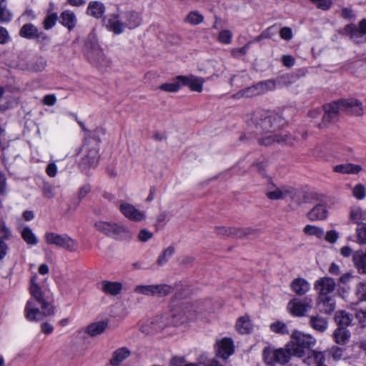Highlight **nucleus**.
<instances>
[{
  "label": "nucleus",
  "mask_w": 366,
  "mask_h": 366,
  "mask_svg": "<svg viewBox=\"0 0 366 366\" xmlns=\"http://www.w3.org/2000/svg\"><path fill=\"white\" fill-rule=\"evenodd\" d=\"M247 123L248 134L257 138L260 144L269 146L275 143H290V137L280 132L286 123L281 115L256 111L247 120Z\"/></svg>",
  "instance_id": "obj_1"
},
{
  "label": "nucleus",
  "mask_w": 366,
  "mask_h": 366,
  "mask_svg": "<svg viewBox=\"0 0 366 366\" xmlns=\"http://www.w3.org/2000/svg\"><path fill=\"white\" fill-rule=\"evenodd\" d=\"M315 344L316 340L312 335L294 331L286 347L293 356L302 357Z\"/></svg>",
  "instance_id": "obj_2"
},
{
  "label": "nucleus",
  "mask_w": 366,
  "mask_h": 366,
  "mask_svg": "<svg viewBox=\"0 0 366 366\" xmlns=\"http://www.w3.org/2000/svg\"><path fill=\"white\" fill-rule=\"evenodd\" d=\"M95 228L107 237L115 239H130L132 232L128 227L112 222L98 221L94 224Z\"/></svg>",
  "instance_id": "obj_3"
},
{
  "label": "nucleus",
  "mask_w": 366,
  "mask_h": 366,
  "mask_svg": "<svg viewBox=\"0 0 366 366\" xmlns=\"http://www.w3.org/2000/svg\"><path fill=\"white\" fill-rule=\"evenodd\" d=\"M203 307L200 303L182 302L173 310V317L179 322H183L186 320H192L203 313Z\"/></svg>",
  "instance_id": "obj_4"
},
{
  "label": "nucleus",
  "mask_w": 366,
  "mask_h": 366,
  "mask_svg": "<svg viewBox=\"0 0 366 366\" xmlns=\"http://www.w3.org/2000/svg\"><path fill=\"white\" fill-rule=\"evenodd\" d=\"M86 54L90 63L99 69H104L110 64L109 59L97 43L89 41L86 44Z\"/></svg>",
  "instance_id": "obj_5"
},
{
  "label": "nucleus",
  "mask_w": 366,
  "mask_h": 366,
  "mask_svg": "<svg viewBox=\"0 0 366 366\" xmlns=\"http://www.w3.org/2000/svg\"><path fill=\"white\" fill-rule=\"evenodd\" d=\"M54 314V310L48 305L46 308H42L41 305L36 303L34 300H29L26 302L24 315L29 321H40L46 316Z\"/></svg>",
  "instance_id": "obj_6"
},
{
  "label": "nucleus",
  "mask_w": 366,
  "mask_h": 366,
  "mask_svg": "<svg viewBox=\"0 0 366 366\" xmlns=\"http://www.w3.org/2000/svg\"><path fill=\"white\" fill-rule=\"evenodd\" d=\"M169 323L168 316L162 315L144 322L140 327V330L146 335H152L161 332L169 325Z\"/></svg>",
  "instance_id": "obj_7"
},
{
  "label": "nucleus",
  "mask_w": 366,
  "mask_h": 366,
  "mask_svg": "<svg viewBox=\"0 0 366 366\" xmlns=\"http://www.w3.org/2000/svg\"><path fill=\"white\" fill-rule=\"evenodd\" d=\"M312 307V301L311 299L306 298L301 300L295 298L289 302L287 309L293 316L302 317L305 315Z\"/></svg>",
  "instance_id": "obj_8"
},
{
  "label": "nucleus",
  "mask_w": 366,
  "mask_h": 366,
  "mask_svg": "<svg viewBox=\"0 0 366 366\" xmlns=\"http://www.w3.org/2000/svg\"><path fill=\"white\" fill-rule=\"evenodd\" d=\"M340 112H346L355 116L363 114V107L361 102L355 99H340L335 102Z\"/></svg>",
  "instance_id": "obj_9"
},
{
  "label": "nucleus",
  "mask_w": 366,
  "mask_h": 366,
  "mask_svg": "<svg viewBox=\"0 0 366 366\" xmlns=\"http://www.w3.org/2000/svg\"><path fill=\"white\" fill-rule=\"evenodd\" d=\"M119 209L122 214L130 221L139 222L144 220L146 218L144 211L138 209L129 203L122 202L119 204Z\"/></svg>",
  "instance_id": "obj_10"
},
{
  "label": "nucleus",
  "mask_w": 366,
  "mask_h": 366,
  "mask_svg": "<svg viewBox=\"0 0 366 366\" xmlns=\"http://www.w3.org/2000/svg\"><path fill=\"white\" fill-rule=\"evenodd\" d=\"M335 287V280L327 277L318 279L314 285V288L317 291L318 297H332L331 293L334 292Z\"/></svg>",
  "instance_id": "obj_11"
},
{
  "label": "nucleus",
  "mask_w": 366,
  "mask_h": 366,
  "mask_svg": "<svg viewBox=\"0 0 366 366\" xmlns=\"http://www.w3.org/2000/svg\"><path fill=\"white\" fill-rule=\"evenodd\" d=\"M325 114L322 116V122L318 124V127L324 129L327 127L337 117L340 112L339 107L335 102L325 104L323 107Z\"/></svg>",
  "instance_id": "obj_12"
},
{
  "label": "nucleus",
  "mask_w": 366,
  "mask_h": 366,
  "mask_svg": "<svg viewBox=\"0 0 366 366\" xmlns=\"http://www.w3.org/2000/svg\"><path fill=\"white\" fill-rule=\"evenodd\" d=\"M234 352V346L232 339L224 337L216 342V352L219 357L226 360Z\"/></svg>",
  "instance_id": "obj_13"
},
{
  "label": "nucleus",
  "mask_w": 366,
  "mask_h": 366,
  "mask_svg": "<svg viewBox=\"0 0 366 366\" xmlns=\"http://www.w3.org/2000/svg\"><path fill=\"white\" fill-rule=\"evenodd\" d=\"M176 80L181 82L182 84L188 86L192 91L201 92L202 91L204 79L201 77H197L193 75L177 76Z\"/></svg>",
  "instance_id": "obj_14"
},
{
  "label": "nucleus",
  "mask_w": 366,
  "mask_h": 366,
  "mask_svg": "<svg viewBox=\"0 0 366 366\" xmlns=\"http://www.w3.org/2000/svg\"><path fill=\"white\" fill-rule=\"evenodd\" d=\"M107 26L109 30L116 34H120L124 32L126 26L122 19V14H117L111 15L107 20Z\"/></svg>",
  "instance_id": "obj_15"
},
{
  "label": "nucleus",
  "mask_w": 366,
  "mask_h": 366,
  "mask_svg": "<svg viewBox=\"0 0 366 366\" xmlns=\"http://www.w3.org/2000/svg\"><path fill=\"white\" fill-rule=\"evenodd\" d=\"M122 14V19L126 27L133 29L138 27L142 22V18L139 13L135 11H126Z\"/></svg>",
  "instance_id": "obj_16"
},
{
  "label": "nucleus",
  "mask_w": 366,
  "mask_h": 366,
  "mask_svg": "<svg viewBox=\"0 0 366 366\" xmlns=\"http://www.w3.org/2000/svg\"><path fill=\"white\" fill-rule=\"evenodd\" d=\"M36 278L37 276L34 275L31 279V285L29 290L31 295V298L30 300H34L36 303L41 305V307L42 308H46V307L48 305V303H46L43 299V294L41 290V288L36 282Z\"/></svg>",
  "instance_id": "obj_17"
},
{
  "label": "nucleus",
  "mask_w": 366,
  "mask_h": 366,
  "mask_svg": "<svg viewBox=\"0 0 366 366\" xmlns=\"http://www.w3.org/2000/svg\"><path fill=\"white\" fill-rule=\"evenodd\" d=\"M302 362L308 365H317L325 361V356L322 352L310 350L306 352L305 356L300 357Z\"/></svg>",
  "instance_id": "obj_18"
},
{
  "label": "nucleus",
  "mask_w": 366,
  "mask_h": 366,
  "mask_svg": "<svg viewBox=\"0 0 366 366\" xmlns=\"http://www.w3.org/2000/svg\"><path fill=\"white\" fill-rule=\"evenodd\" d=\"M99 160V151L97 147L91 149L86 155H85L81 163L80 166L84 170L88 169L91 167L97 166Z\"/></svg>",
  "instance_id": "obj_19"
},
{
  "label": "nucleus",
  "mask_w": 366,
  "mask_h": 366,
  "mask_svg": "<svg viewBox=\"0 0 366 366\" xmlns=\"http://www.w3.org/2000/svg\"><path fill=\"white\" fill-rule=\"evenodd\" d=\"M123 285L120 282L104 280L101 282V290L106 295L117 296L122 290Z\"/></svg>",
  "instance_id": "obj_20"
},
{
  "label": "nucleus",
  "mask_w": 366,
  "mask_h": 366,
  "mask_svg": "<svg viewBox=\"0 0 366 366\" xmlns=\"http://www.w3.org/2000/svg\"><path fill=\"white\" fill-rule=\"evenodd\" d=\"M47 66L46 59L41 56H35L30 59L26 65V69L31 72H41Z\"/></svg>",
  "instance_id": "obj_21"
},
{
  "label": "nucleus",
  "mask_w": 366,
  "mask_h": 366,
  "mask_svg": "<svg viewBox=\"0 0 366 366\" xmlns=\"http://www.w3.org/2000/svg\"><path fill=\"white\" fill-rule=\"evenodd\" d=\"M130 355L131 351L127 347H120L113 352L109 363L112 366H119Z\"/></svg>",
  "instance_id": "obj_22"
},
{
  "label": "nucleus",
  "mask_w": 366,
  "mask_h": 366,
  "mask_svg": "<svg viewBox=\"0 0 366 366\" xmlns=\"http://www.w3.org/2000/svg\"><path fill=\"white\" fill-rule=\"evenodd\" d=\"M352 262L360 274H366V252L357 250L353 252Z\"/></svg>",
  "instance_id": "obj_23"
},
{
  "label": "nucleus",
  "mask_w": 366,
  "mask_h": 366,
  "mask_svg": "<svg viewBox=\"0 0 366 366\" xmlns=\"http://www.w3.org/2000/svg\"><path fill=\"white\" fill-rule=\"evenodd\" d=\"M311 221L325 219L327 216V209L325 205L318 204L315 206L307 214Z\"/></svg>",
  "instance_id": "obj_24"
},
{
  "label": "nucleus",
  "mask_w": 366,
  "mask_h": 366,
  "mask_svg": "<svg viewBox=\"0 0 366 366\" xmlns=\"http://www.w3.org/2000/svg\"><path fill=\"white\" fill-rule=\"evenodd\" d=\"M291 288L297 295L302 296L310 290V285L305 279L297 278L292 282Z\"/></svg>",
  "instance_id": "obj_25"
},
{
  "label": "nucleus",
  "mask_w": 366,
  "mask_h": 366,
  "mask_svg": "<svg viewBox=\"0 0 366 366\" xmlns=\"http://www.w3.org/2000/svg\"><path fill=\"white\" fill-rule=\"evenodd\" d=\"M347 33L350 34L351 39H355L358 36L366 34V19L362 20L359 24V27L357 29L355 25H347L345 28Z\"/></svg>",
  "instance_id": "obj_26"
},
{
  "label": "nucleus",
  "mask_w": 366,
  "mask_h": 366,
  "mask_svg": "<svg viewBox=\"0 0 366 366\" xmlns=\"http://www.w3.org/2000/svg\"><path fill=\"white\" fill-rule=\"evenodd\" d=\"M350 335V331L344 327H337L332 335L335 342L340 345L347 344Z\"/></svg>",
  "instance_id": "obj_27"
},
{
  "label": "nucleus",
  "mask_w": 366,
  "mask_h": 366,
  "mask_svg": "<svg viewBox=\"0 0 366 366\" xmlns=\"http://www.w3.org/2000/svg\"><path fill=\"white\" fill-rule=\"evenodd\" d=\"M290 187H274L273 189L267 192V197L271 200L285 199L288 197Z\"/></svg>",
  "instance_id": "obj_28"
},
{
  "label": "nucleus",
  "mask_w": 366,
  "mask_h": 366,
  "mask_svg": "<svg viewBox=\"0 0 366 366\" xmlns=\"http://www.w3.org/2000/svg\"><path fill=\"white\" fill-rule=\"evenodd\" d=\"M288 197L290 198L292 204L300 205L308 198V193L290 187Z\"/></svg>",
  "instance_id": "obj_29"
},
{
  "label": "nucleus",
  "mask_w": 366,
  "mask_h": 366,
  "mask_svg": "<svg viewBox=\"0 0 366 366\" xmlns=\"http://www.w3.org/2000/svg\"><path fill=\"white\" fill-rule=\"evenodd\" d=\"M317 304L325 314H330L335 309V302L332 297H317Z\"/></svg>",
  "instance_id": "obj_30"
},
{
  "label": "nucleus",
  "mask_w": 366,
  "mask_h": 366,
  "mask_svg": "<svg viewBox=\"0 0 366 366\" xmlns=\"http://www.w3.org/2000/svg\"><path fill=\"white\" fill-rule=\"evenodd\" d=\"M253 329V325L247 315L240 317L237 319L236 323V330L240 334L249 333Z\"/></svg>",
  "instance_id": "obj_31"
},
{
  "label": "nucleus",
  "mask_w": 366,
  "mask_h": 366,
  "mask_svg": "<svg viewBox=\"0 0 366 366\" xmlns=\"http://www.w3.org/2000/svg\"><path fill=\"white\" fill-rule=\"evenodd\" d=\"M361 166L354 164H338L333 167V171L340 174H358L362 171Z\"/></svg>",
  "instance_id": "obj_32"
},
{
  "label": "nucleus",
  "mask_w": 366,
  "mask_h": 366,
  "mask_svg": "<svg viewBox=\"0 0 366 366\" xmlns=\"http://www.w3.org/2000/svg\"><path fill=\"white\" fill-rule=\"evenodd\" d=\"M108 326L107 322L100 321L91 323L86 329V332L91 337H95L103 333Z\"/></svg>",
  "instance_id": "obj_33"
},
{
  "label": "nucleus",
  "mask_w": 366,
  "mask_h": 366,
  "mask_svg": "<svg viewBox=\"0 0 366 366\" xmlns=\"http://www.w3.org/2000/svg\"><path fill=\"white\" fill-rule=\"evenodd\" d=\"M59 247L66 249L70 252H76L79 248V243L76 239H73L68 234H63Z\"/></svg>",
  "instance_id": "obj_34"
},
{
  "label": "nucleus",
  "mask_w": 366,
  "mask_h": 366,
  "mask_svg": "<svg viewBox=\"0 0 366 366\" xmlns=\"http://www.w3.org/2000/svg\"><path fill=\"white\" fill-rule=\"evenodd\" d=\"M105 11V6L103 3L94 1H91L87 8V14L95 18H100L103 16Z\"/></svg>",
  "instance_id": "obj_35"
},
{
  "label": "nucleus",
  "mask_w": 366,
  "mask_h": 366,
  "mask_svg": "<svg viewBox=\"0 0 366 366\" xmlns=\"http://www.w3.org/2000/svg\"><path fill=\"white\" fill-rule=\"evenodd\" d=\"M61 23L69 30L72 29L76 23V15L73 11L66 10L61 14Z\"/></svg>",
  "instance_id": "obj_36"
},
{
  "label": "nucleus",
  "mask_w": 366,
  "mask_h": 366,
  "mask_svg": "<svg viewBox=\"0 0 366 366\" xmlns=\"http://www.w3.org/2000/svg\"><path fill=\"white\" fill-rule=\"evenodd\" d=\"M327 325L328 322L326 319L320 316L315 315L310 317V325L318 332H325L327 328Z\"/></svg>",
  "instance_id": "obj_37"
},
{
  "label": "nucleus",
  "mask_w": 366,
  "mask_h": 366,
  "mask_svg": "<svg viewBox=\"0 0 366 366\" xmlns=\"http://www.w3.org/2000/svg\"><path fill=\"white\" fill-rule=\"evenodd\" d=\"M255 84L259 95L264 94L268 92L273 91L277 86V83L274 79L261 81Z\"/></svg>",
  "instance_id": "obj_38"
},
{
  "label": "nucleus",
  "mask_w": 366,
  "mask_h": 366,
  "mask_svg": "<svg viewBox=\"0 0 366 366\" xmlns=\"http://www.w3.org/2000/svg\"><path fill=\"white\" fill-rule=\"evenodd\" d=\"M174 253L175 247L174 246H169L165 248L157 259L158 266H162L167 264Z\"/></svg>",
  "instance_id": "obj_39"
},
{
  "label": "nucleus",
  "mask_w": 366,
  "mask_h": 366,
  "mask_svg": "<svg viewBox=\"0 0 366 366\" xmlns=\"http://www.w3.org/2000/svg\"><path fill=\"white\" fill-rule=\"evenodd\" d=\"M20 35L27 39H34L39 37L37 28L31 24H24L21 30Z\"/></svg>",
  "instance_id": "obj_40"
},
{
  "label": "nucleus",
  "mask_w": 366,
  "mask_h": 366,
  "mask_svg": "<svg viewBox=\"0 0 366 366\" xmlns=\"http://www.w3.org/2000/svg\"><path fill=\"white\" fill-rule=\"evenodd\" d=\"M292 354L286 347L285 349L280 348L275 350V363L286 364L290 361Z\"/></svg>",
  "instance_id": "obj_41"
},
{
  "label": "nucleus",
  "mask_w": 366,
  "mask_h": 366,
  "mask_svg": "<svg viewBox=\"0 0 366 366\" xmlns=\"http://www.w3.org/2000/svg\"><path fill=\"white\" fill-rule=\"evenodd\" d=\"M259 95L257 91V88L256 86V84H254L252 86H248L235 94H234V97L237 99L240 98H250L255 96Z\"/></svg>",
  "instance_id": "obj_42"
},
{
  "label": "nucleus",
  "mask_w": 366,
  "mask_h": 366,
  "mask_svg": "<svg viewBox=\"0 0 366 366\" xmlns=\"http://www.w3.org/2000/svg\"><path fill=\"white\" fill-rule=\"evenodd\" d=\"M257 230L252 228L232 227V238H244L249 235H254Z\"/></svg>",
  "instance_id": "obj_43"
},
{
  "label": "nucleus",
  "mask_w": 366,
  "mask_h": 366,
  "mask_svg": "<svg viewBox=\"0 0 366 366\" xmlns=\"http://www.w3.org/2000/svg\"><path fill=\"white\" fill-rule=\"evenodd\" d=\"M154 297H163L169 295L173 291V287L167 284L154 285Z\"/></svg>",
  "instance_id": "obj_44"
},
{
  "label": "nucleus",
  "mask_w": 366,
  "mask_h": 366,
  "mask_svg": "<svg viewBox=\"0 0 366 366\" xmlns=\"http://www.w3.org/2000/svg\"><path fill=\"white\" fill-rule=\"evenodd\" d=\"M21 234L23 239L29 244H36L37 243V238L33 233L32 230L26 227L21 230Z\"/></svg>",
  "instance_id": "obj_45"
},
{
  "label": "nucleus",
  "mask_w": 366,
  "mask_h": 366,
  "mask_svg": "<svg viewBox=\"0 0 366 366\" xmlns=\"http://www.w3.org/2000/svg\"><path fill=\"white\" fill-rule=\"evenodd\" d=\"M134 291L137 294L154 297V285H139L135 286Z\"/></svg>",
  "instance_id": "obj_46"
},
{
  "label": "nucleus",
  "mask_w": 366,
  "mask_h": 366,
  "mask_svg": "<svg viewBox=\"0 0 366 366\" xmlns=\"http://www.w3.org/2000/svg\"><path fill=\"white\" fill-rule=\"evenodd\" d=\"M336 321L337 322L338 327H344L346 328L348 325H350L352 321L351 315L348 313L341 311L336 316Z\"/></svg>",
  "instance_id": "obj_47"
},
{
  "label": "nucleus",
  "mask_w": 366,
  "mask_h": 366,
  "mask_svg": "<svg viewBox=\"0 0 366 366\" xmlns=\"http://www.w3.org/2000/svg\"><path fill=\"white\" fill-rule=\"evenodd\" d=\"M357 242L366 244V223L359 224L356 228Z\"/></svg>",
  "instance_id": "obj_48"
},
{
  "label": "nucleus",
  "mask_w": 366,
  "mask_h": 366,
  "mask_svg": "<svg viewBox=\"0 0 366 366\" xmlns=\"http://www.w3.org/2000/svg\"><path fill=\"white\" fill-rule=\"evenodd\" d=\"M62 234H59L55 232H46L45 234V241L48 244H53L56 247H59Z\"/></svg>",
  "instance_id": "obj_49"
},
{
  "label": "nucleus",
  "mask_w": 366,
  "mask_h": 366,
  "mask_svg": "<svg viewBox=\"0 0 366 366\" xmlns=\"http://www.w3.org/2000/svg\"><path fill=\"white\" fill-rule=\"evenodd\" d=\"M4 92V88L0 86V111L9 109L14 102V99L11 97H3Z\"/></svg>",
  "instance_id": "obj_50"
},
{
  "label": "nucleus",
  "mask_w": 366,
  "mask_h": 366,
  "mask_svg": "<svg viewBox=\"0 0 366 366\" xmlns=\"http://www.w3.org/2000/svg\"><path fill=\"white\" fill-rule=\"evenodd\" d=\"M366 213L360 207H355L351 210L350 219L356 222L357 224H360V221L365 219Z\"/></svg>",
  "instance_id": "obj_51"
},
{
  "label": "nucleus",
  "mask_w": 366,
  "mask_h": 366,
  "mask_svg": "<svg viewBox=\"0 0 366 366\" xmlns=\"http://www.w3.org/2000/svg\"><path fill=\"white\" fill-rule=\"evenodd\" d=\"M304 232L306 234L315 236L317 238H322L324 235V230L322 228L313 225L305 226L304 228Z\"/></svg>",
  "instance_id": "obj_52"
},
{
  "label": "nucleus",
  "mask_w": 366,
  "mask_h": 366,
  "mask_svg": "<svg viewBox=\"0 0 366 366\" xmlns=\"http://www.w3.org/2000/svg\"><path fill=\"white\" fill-rule=\"evenodd\" d=\"M181 82L177 80L174 82H167L161 84L159 89L166 92H177L181 87Z\"/></svg>",
  "instance_id": "obj_53"
},
{
  "label": "nucleus",
  "mask_w": 366,
  "mask_h": 366,
  "mask_svg": "<svg viewBox=\"0 0 366 366\" xmlns=\"http://www.w3.org/2000/svg\"><path fill=\"white\" fill-rule=\"evenodd\" d=\"M203 20L204 16L197 11L189 12L185 19L186 22L193 25L199 24L202 23Z\"/></svg>",
  "instance_id": "obj_54"
},
{
  "label": "nucleus",
  "mask_w": 366,
  "mask_h": 366,
  "mask_svg": "<svg viewBox=\"0 0 366 366\" xmlns=\"http://www.w3.org/2000/svg\"><path fill=\"white\" fill-rule=\"evenodd\" d=\"M270 330L278 334L284 335V334H288L289 331L287 330V327L285 323L280 321H277L273 323H272L269 325Z\"/></svg>",
  "instance_id": "obj_55"
},
{
  "label": "nucleus",
  "mask_w": 366,
  "mask_h": 366,
  "mask_svg": "<svg viewBox=\"0 0 366 366\" xmlns=\"http://www.w3.org/2000/svg\"><path fill=\"white\" fill-rule=\"evenodd\" d=\"M263 359L267 365H273L275 363V350L271 347H266L262 353Z\"/></svg>",
  "instance_id": "obj_56"
},
{
  "label": "nucleus",
  "mask_w": 366,
  "mask_h": 366,
  "mask_svg": "<svg viewBox=\"0 0 366 366\" xmlns=\"http://www.w3.org/2000/svg\"><path fill=\"white\" fill-rule=\"evenodd\" d=\"M355 296L359 301H366V282H360L356 285Z\"/></svg>",
  "instance_id": "obj_57"
},
{
  "label": "nucleus",
  "mask_w": 366,
  "mask_h": 366,
  "mask_svg": "<svg viewBox=\"0 0 366 366\" xmlns=\"http://www.w3.org/2000/svg\"><path fill=\"white\" fill-rule=\"evenodd\" d=\"M214 232L217 235L224 238H232V227L226 226H216L214 227Z\"/></svg>",
  "instance_id": "obj_58"
},
{
  "label": "nucleus",
  "mask_w": 366,
  "mask_h": 366,
  "mask_svg": "<svg viewBox=\"0 0 366 366\" xmlns=\"http://www.w3.org/2000/svg\"><path fill=\"white\" fill-rule=\"evenodd\" d=\"M6 0H0V21L7 22L11 19V14L5 6Z\"/></svg>",
  "instance_id": "obj_59"
},
{
  "label": "nucleus",
  "mask_w": 366,
  "mask_h": 366,
  "mask_svg": "<svg viewBox=\"0 0 366 366\" xmlns=\"http://www.w3.org/2000/svg\"><path fill=\"white\" fill-rule=\"evenodd\" d=\"M58 19V16L56 13L49 14L46 16L44 21V26L45 29H50L52 28Z\"/></svg>",
  "instance_id": "obj_60"
},
{
  "label": "nucleus",
  "mask_w": 366,
  "mask_h": 366,
  "mask_svg": "<svg viewBox=\"0 0 366 366\" xmlns=\"http://www.w3.org/2000/svg\"><path fill=\"white\" fill-rule=\"evenodd\" d=\"M232 34L229 30H222L219 32L218 40L222 44H229L232 41Z\"/></svg>",
  "instance_id": "obj_61"
},
{
  "label": "nucleus",
  "mask_w": 366,
  "mask_h": 366,
  "mask_svg": "<svg viewBox=\"0 0 366 366\" xmlns=\"http://www.w3.org/2000/svg\"><path fill=\"white\" fill-rule=\"evenodd\" d=\"M153 233L147 229H142L137 235V239L141 242H146L153 237Z\"/></svg>",
  "instance_id": "obj_62"
},
{
  "label": "nucleus",
  "mask_w": 366,
  "mask_h": 366,
  "mask_svg": "<svg viewBox=\"0 0 366 366\" xmlns=\"http://www.w3.org/2000/svg\"><path fill=\"white\" fill-rule=\"evenodd\" d=\"M352 193L357 199H362L365 197L366 189L364 185L359 184L354 187Z\"/></svg>",
  "instance_id": "obj_63"
},
{
  "label": "nucleus",
  "mask_w": 366,
  "mask_h": 366,
  "mask_svg": "<svg viewBox=\"0 0 366 366\" xmlns=\"http://www.w3.org/2000/svg\"><path fill=\"white\" fill-rule=\"evenodd\" d=\"M315 4L317 8L326 11L328 10L332 6V0H310Z\"/></svg>",
  "instance_id": "obj_64"
}]
</instances>
